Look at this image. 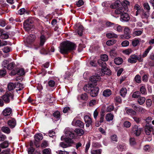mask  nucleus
Wrapping results in <instances>:
<instances>
[{
    "mask_svg": "<svg viewBox=\"0 0 154 154\" xmlns=\"http://www.w3.org/2000/svg\"><path fill=\"white\" fill-rule=\"evenodd\" d=\"M65 133L66 136L67 137L65 139L66 143L61 142L60 143V146L63 148H65L69 146L73 143L72 139L75 138V136L73 133L71 131L69 128H66L65 130Z\"/></svg>",
    "mask_w": 154,
    "mask_h": 154,
    "instance_id": "obj_1",
    "label": "nucleus"
},
{
    "mask_svg": "<svg viewBox=\"0 0 154 154\" xmlns=\"http://www.w3.org/2000/svg\"><path fill=\"white\" fill-rule=\"evenodd\" d=\"M75 47V45L71 42H64L61 44L59 47L60 51L62 54H67Z\"/></svg>",
    "mask_w": 154,
    "mask_h": 154,
    "instance_id": "obj_2",
    "label": "nucleus"
},
{
    "mask_svg": "<svg viewBox=\"0 0 154 154\" xmlns=\"http://www.w3.org/2000/svg\"><path fill=\"white\" fill-rule=\"evenodd\" d=\"M143 60V59L140 55H138L135 54L131 55L128 59V62L131 63H136L137 60L142 62Z\"/></svg>",
    "mask_w": 154,
    "mask_h": 154,
    "instance_id": "obj_3",
    "label": "nucleus"
},
{
    "mask_svg": "<svg viewBox=\"0 0 154 154\" xmlns=\"http://www.w3.org/2000/svg\"><path fill=\"white\" fill-rule=\"evenodd\" d=\"M14 97L13 93L7 92L5 95L2 96V98L6 103H8L10 102L11 99H13Z\"/></svg>",
    "mask_w": 154,
    "mask_h": 154,
    "instance_id": "obj_4",
    "label": "nucleus"
},
{
    "mask_svg": "<svg viewBox=\"0 0 154 154\" xmlns=\"http://www.w3.org/2000/svg\"><path fill=\"white\" fill-rule=\"evenodd\" d=\"M100 66H101V74L102 75L104 74L109 75L111 74L110 70L106 67L105 62H103V64Z\"/></svg>",
    "mask_w": 154,
    "mask_h": 154,
    "instance_id": "obj_5",
    "label": "nucleus"
},
{
    "mask_svg": "<svg viewBox=\"0 0 154 154\" xmlns=\"http://www.w3.org/2000/svg\"><path fill=\"white\" fill-rule=\"evenodd\" d=\"M128 11L127 8H123V7H120L117 8L115 11V13L117 14H121V15L125 12Z\"/></svg>",
    "mask_w": 154,
    "mask_h": 154,
    "instance_id": "obj_6",
    "label": "nucleus"
},
{
    "mask_svg": "<svg viewBox=\"0 0 154 154\" xmlns=\"http://www.w3.org/2000/svg\"><path fill=\"white\" fill-rule=\"evenodd\" d=\"M141 131L140 128H138V126L135 125L132 128V132L136 136H138L140 134Z\"/></svg>",
    "mask_w": 154,
    "mask_h": 154,
    "instance_id": "obj_7",
    "label": "nucleus"
},
{
    "mask_svg": "<svg viewBox=\"0 0 154 154\" xmlns=\"http://www.w3.org/2000/svg\"><path fill=\"white\" fill-rule=\"evenodd\" d=\"M72 124L73 126H77L80 128H82L84 126V124L82 121L79 120H76L75 118L73 120Z\"/></svg>",
    "mask_w": 154,
    "mask_h": 154,
    "instance_id": "obj_8",
    "label": "nucleus"
},
{
    "mask_svg": "<svg viewBox=\"0 0 154 154\" xmlns=\"http://www.w3.org/2000/svg\"><path fill=\"white\" fill-rule=\"evenodd\" d=\"M101 78L99 76H93L91 77L90 80V81L92 82L91 84H92L93 86H96L97 84L96 83L97 81H100Z\"/></svg>",
    "mask_w": 154,
    "mask_h": 154,
    "instance_id": "obj_9",
    "label": "nucleus"
},
{
    "mask_svg": "<svg viewBox=\"0 0 154 154\" xmlns=\"http://www.w3.org/2000/svg\"><path fill=\"white\" fill-rule=\"evenodd\" d=\"M100 58V59L98 60V63L100 66L102 65L103 64V62H105L104 61H107L108 60V56L106 54L101 55Z\"/></svg>",
    "mask_w": 154,
    "mask_h": 154,
    "instance_id": "obj_10",
    "label": "nucleus"
},
{
    "mask_svg": "<svg viewBox=\"0 0 154 154\" xmlns=\"http://www.w3.org/2000/svg\"><path fill=\"white\" fill-rule=\"evenodd\" d=\"M125 12L121 15L120 20L122 22L128 21L130 19L129 14Z\"/></svg>",
    "mask_w": 154,
    "mask_h": 154,
    "instance_id": "obj_11",
    "label": "nucleus"
},
{
    "mask_svg": "<svg viewBox=\"0 0 154 154\" xmlns=\"http://www.w3.org/2000/svg\"><path fill=\"white\" fill-rule=\"evenodd\" d=\"M99 88L98 87H94L93 86L90 92L91 95L92 97L96 96L98 94Z\"/></svg>",
    "mask_w": 154,
    "mask_h": 154,
    "instance_id": "obj_12",
    "label": "nucleus"
},
{
    "mask_svg": "<svg viewBox=\"0 0 154 154\" xmlns=\"http://www.w3.org/2000/svg\"><path fill=\"white\" fill-rule=\"evenodd\" d=\"M84 119L85 123H86V127H89L90 125L92 123L91 117L89 116L86 115L84 116Z\"/></svg>",
    "mask_w": 154,
    "mask_h": 154,
    "instance_id": "obj_13",
    "label": "nucleus"
},
{
    "mask_svg": "<svg viewBox=\"0 0 154 154\" xmlns=\"http://www.w3.org/2000/svg\"><path fill=\"white\" fill-rule=\"evenodd\" d=\"M12 112V109L9 107H7L2 111V114L4 116H10Z\"/></svg>",
    "mask_w": 154,
    "mask_h": 154,
    "instance_id": "obj_14",
    "label": "nucleus"
},
{
    "mask_svg": "<svg viewBox=\"0 0 154 154\" xmlns=\"http://www.w3.org/2000/svg\"><path fill=\"white\" fill-rule=\"evenodd\" d=\"M35 39V36L34 35H30L26 39V42L28 44H30L32 43Z\"/></svg>",
    "mask_w": 154,
    "mask_h": 154,
    "instance_id": "obj_15",
    "label": "nucleus"
},
{
    "mask_svg": "<svg viewBox=\"0 0 154 154\" xmlns=\"http://www.w3.org/2000/svg\"><path fill=\"white\" fill-rule=\"evenodd\" d=\"M8 124L11 128H13L16 125V120L14 119H11L8 121Z\"/></svg>",
    "mask_w": 154,
    "mask_h": 154,
    "instance_id": "obj_16",
    "label": "nucleus"
},
{
    "mask_svg": "<svg viewBox=\"0 0 154 154\" xmlns=\"http://www.w3.org/2000/svg\"><path fill=\"white\" fill-rule=\"evenodd\" d=\"M94 86L91 83L87 85H85L84 87V89L85 91L87 92L90 93L91 90Z\"/></svg>",
    "mask_w": 154,
    "mask_h": 154,
    "instance_id": "obj_17",
    "label": "nucleus"
},
{
    "mask_svg": "<svg viewBox=\"0 0 154 154\" xmlns=\"http://www.w3.org/2000/svg\"><path fill=\"white\" fill-rule=\"evenodd\" d=\"M153 131V128L151 126L146 125L145 129V131L146 134L147 135H149Z\"/></svg>",
    "mask_w": 154,
    "mask_h": 154,
    "instance_id": "obj_18",
    "label": "nucleus"
},
{
    "mask_svg": "<svg viewBox=\"0 0 154 154\" xmlns=\"http://www.w3.org/2000/svg\"><path fill=\"white\" fill-rule=\"evenodd\" d=\"M140 12L141 13V17L143 19H147L149 16V12H145L142 10Z\"/></svg>",
    "mask_w": 154,
    "mask_h": 154,
    "instance_id": "obj_19",
    "label": "nucleus"
},
{
    "mask_svg": "<svg viewBox=\"0 0 154 154\" xmlns=\"http://www.w3.org/2000/svg\"><path fill=\"white\" fill-rule=\"evenodd\" d=\"M1 131L3 132L8 134L11 132V130L7 126H3L1 129Z\"/></svg>",
    "mask_w": 154,
    "mask_h": 154,
    "instance_id": "obj_20",
    "label": "nucleus"
},
{
    "mask_svg": "<svg viewBox=\"0 0 154 154\" xmlns=\"http://www.w3.org/2000/svg\"><path fill=\"white\" fill-rule=\"evenodd\" d=\"M112 94L111 91L109 89H106L103 92V95L104 97H109Z\"/></svg>",
    "mask_w": 154,
    "mask_h": 154,
    "instance_id": "obj_21",
    "label": "nucleus"
},
{
    "mask_svg": "<svg viewBox=\"0 0 154 154\" xmlns=\"http://www.w3.org/2000/svg\"><path fill=\"white\" fill-rule=\"evenodd\" d=\"M16 87V85L12 82L9 83L8 85V89L9 91H12Z\"/></svg>",
    "mask_w": 154,
    "mask_h": 154,
    "instance_id": "obj_22",
    "label": "nucleus"
},
{
    "mask_svg": "<svg viewBox=\"0 0 154 154\" xmlns=\"http://www.w3.org/2000/svg\"><path fill=\"white\" fill-rule=\"evenodd\" d=\"M24 28L27 31H29L32 28L31 25L28 22L26 21L23 24Z\"/></svg>",
    "mask_w": 154,
    "mask_h": 154,
    "instance_id": "obj_23",
    "label": "nucleus"
},
{
    "mask_svg": "<svg viewBox=\"0 0 154 154\" xmlns=\"http://www.w3.org/2000/svg\"><path fill=\"white\" fill-rule=\"evenodd\" d=\"M35 140L36 141L41 140L43 138V136L41 134H35L34 136Z\"/></svg>",
    "mask_w": 154,
    "mask_h": 154,
    "instance_id": "obj_24",
    "label": "nucleus"
},
{
    "mask_svg": "<svg viewBox=\"0 0 154 154\" xmlns=\"http://www.w3.org/2000/svg\"><path fill=\"white\" fill-rule=\"evenodd\" d=\"M113 115L111 113L107 114L105 117L106 120L108 122L112 120L113 119Z\"/></svg>",
    "mask_w": 154,
    "mask_h": 154,
    "instance_id": "obj_25",
    "label": "nucleus"
},
{
    "mask_svg": "<svg viewBox=\"0 0 154 154\" xmlns=\"http://www.w3.org/2000/svg\"><path fill=\"white\" fill-rule=\"evenodd\" d=\"M152 46H149L148 48L146 49L145 51L143 53V54L142 55V57H146L147 56L149 51L152 49Z\"/></svg>",
    "mask_w": 154,
    "mask_h": 154,
    "instance_id": "obj_26",
    "label": "nucleus"
},
{
    "mask_svg": "<svg viewBox=\"0 0 154 154\" xmlns=\"http://www.w3.org/2000/svg\"><path fill=\"white\" fill-rule=\"evenodd\" d=\"M120 92L121 95L125 97L127 93V89L125 88H122L121 89Z\"/></svg>",
    "mask_w": 154,
    "mask_h": 154,
    "instance_id": "obj_27",
    "label": "nucleus"
},
{
    "mask_svg": "<svg viewBox=\"0 0 154 154\" xmlns=\"http://www.w3.org/2000/svg\"><path fill=\"white\" fill-rule=\"evenodd\" d=\"M8 141H5L0 144V148L2 149H4L7 148L9 146Z\"/></svg>",
    "mask_w": 154,
    "mask_h": 154,
    "instance_id": "obj_28",
    "label": "nucleus"
},
{
    "mask_svg": "<svg viewBox=\"0 0 154 154\" xmlns=\"http://www.w3.org/2000/svg\"><path fill=\"white\" fill-rule=\"evenodd\" d=\"M88 98V96L85 93L82 94L78 97V99H81L84 100H87Z\"/></svg>",
    "mask_w": 154,
    "mask_h": 154,
    "instance_id": "obj_29",
    "label": "nucleus"
},
{
    "mask_svg": "<svg viewBox=\"0 0 154 154\" xmlns=\"http://www.w3.org/2000/svg\"><path fill=\"white\" fill-rule=\"evenodd\" d=\"M118 149L120 151H123L126 149V146L124 143H119L118 146Z\"/></svg>",
    "mask_w": 154,
    "mask_h": 154,
    "instance_id": "obj_30",
    "label": "nucleus"
},
{
    "mask_svg": "<svg viewBox=\"0 0 154 154\" xmlns=\"http://www.w3.org/2000/svg\"><path fill=\"white\" fill-rule=\"evenodd\" d=\"M106 36L109 38H117L118 37L117 35L113 32H110L107 33Z\"/></svg>",
    "mask_w": 154,
    "mask_h": 154,
    "instance_id": "obj_31",
    "label": "nucleus"
},
{
    "mask_svg": "<svg viewBox=\"0 0 154 154\" xmlns=\"http://www.w3.org/2000/svg\"><path fill=\"white\" fill-rule=\"evenodd\" d=\"M127 113L129 115L131 116H134L136 114V112L133 109H129L126 111Z\"/></svg>",
    "mask_w": 154,
    "mask_h": 154,
    "instance_id": "obj_32",
    "label": "nucleus"
},
{
    "mask_svg": "<svg viewBox=\"0 0 154 154\" xmlns=\"http://www.w3.org/2000/svg\"><path fill=\"white\" fill-rule=\"evenodd\" d=\"M140 8V7L138 4H136L134 6V8L137 10L136 14V16H137L139 14V13L142 10H141Z\"/></svg>",
    "mask_w": 154,
    "mask_h": 154,
    "instance_id": "obj_33",
    "label": "nucleus"
},
{
    "mask_svg": "<svg viewBox=\"0 0 154 154\" xmlns=\"http://www.w3.org/2000/svg\"><path fill=\"white\" fill-rule=\"evenodd\" d=\"M122 5V7H123V8H127L128 9V6L129 5V2L127 0H125L122 2L121 3Z\"/></svg>",
    "mask_w": 154,
    "mask_h": 154,
    "instance_id": "obj_34",
    "label": "nucleus"
},
{
    "mask_svg": "<svg viewBox=\"0 0 154 154\" xmlns=\"http://www.w3.org/2000/svg\"><path fill=\"white\" fill-rule=\"evenodd\" d=\"M114 61L116 64L119 65L122 63L123 60L122 58L118 57L115 59Z\"/></svg>",
    "mask_w": 154,
    "mask_h": 154,
    "instance_id": "obj_35",
    "label": "nucleus"
},
{
    "mask_svg": "<svg viewBox=\"0 0 154 154\" xmlns=\"http://www.w3.org/2000/svg\"><path fill=\"white\" fill-rule=\"evenodd\" d=\"M146 98L144 97H140L138 99V103L140 105L143 104L145 102Z\"/></svg>",
    "mask_w": 154,
    "mask_h": 154,
    "instance_id": "obj_36",
    "label": "nucleus"
},
{
    "mask_svg": "<svg viewBox=\"0 0 154 154\" xmlns=\"http://www.w3.org/2000/svg\"><path fill=\"white\" fill-rule=\"evenodd\" d=\"M46 38L44 35H42L40 38V45L42 46L45 42Z\"/></svg>",
    "mask_w": 154,
    "mask_h": 154,
    "instance_id": "obj_37",
    "label": "nucleus"
},
{
    "mask_svg": "<svg viewBox=\"0 0 154 154\" xmlns=\"http://www.w3.org/2000/svg\"><path fill=\"white\" fill-rule=\"evenodd\" d=\"M83 30V27L82 26H80L78 28L77 32L78 34L80 36H82V32Z\"/></svg>",
    "mask_w": 154,
    "mask_h": 154,
    "instance_id": "obj_38",
    "label": "nucleus"
},
{
    "mask_svg": "<svg viewBox=\"0 0 154 154\" xmlns=\"http://www.w3.org/2000/svg\"><path fill=\"white\" fill-rule=\"evenodd\" d=\"M75 132L79 136L82 135L84 134V131L81 129H76L75 130Z\"/></svg>",
    "mask_w": 154,
    "mask_h": 154,
    "instance_id": "obj_39",
    "label": "nucleus"
},
{
    "mask_svg": "<svg viewBox=\"0 0 154 154\" xmlns=\"http://www.w3.org/2000/svg\"><path fill=\"white\" fill-rule=\"evenodd\" d=\"M133 51L132 49L131 48H128L126 50L122 51V53L126 55H129L131 54Z\"/></svg>",
    "mask_w": 154,
    "mask_h": 154,
    "instance_id": "obj_40",
    "label": "nucleus"
},
{
    "mask_svg": "<svg viewBox=\"0 0 154 154\" xmlns=\"http://www.w3.org/2000/svg\"><path fill=\"white\" fill-rule=\"evenodd\" d=\"M116 42V40L114 39L110 40L106 42V44L108 46L112 45L115 44Z\"/></svg>",
    "mask_w": 154,
    "mask_h": 154,
    "instance_id": "obj_41",
    "label": "nucleus"
},
{
    "mask_svg": "<svg viewBox=\"0 0 154 154\" xmlns=\"http://www.w3.org/2000/svg\"><path fill=\"white\" fill-rule=\"evenodd\" d=\"M114 108V107L113 104L110 105L106 108V111L107 112H110L113 110Z\"/></svg>",
    "mask_w": 154,
    "mask_h": 154,
    "instance_id": "obj_42",
    "label": "nucleus"
},
{
    "mask_svg": "<svg viewBox=\"0 0 154 154\" xmlns=\"http://www.w3.org/2000/svg\"><path fill=\"white\" fill-rule=\"evenodd\" d=\"M102 152L101 149L97 150H92L91 151V154H100Z\"/></svg>",
    "mask_w": 154,
    "mask_h": 154,
    "instance_id": "obj_43",
    "label": "nucleus"
},
{
    "mask_svg": "<svg viewBox=\"0 0 154 154\" xmlns=\"http://www.w3.org/2000/svg\"><path fill=\"white\" fill-rule=\"evenodd\" d=\"M140 91L142 94H145L146 93L145 86H142L140 88Z\"/></svg>",
    "mask_w": 154,
    "mask_h": 154,
    "instance_id": "obj_44",
    "label": "nucleus"
},
{
    "mask_svg": "<svg viewBox=\"0 0 154 154\" xmlns=\"http://www.w3.org/2000/svg\"><path fill=\"white\" fill-rule=\"evenodd\" d=\"M142 33V31L141 30H135L133 32V35L134 36H139Z\"/></svg>",
    "mask_w": 154,
    "mask_h": 154,
    "instance_id": "obj_45",
    "label": "nucleus"
},
{
    "mask_svg": "<svg viewBox=\"0 0 154 154\" xmlns=\"http://www.w3.org/2000/svg\"><path fill=\"white\" fill-rule=\"evenodd\" d=\"M18 87L19 88L16 90L17 91H21L24 88L23 84L18 83H17L16 84V88H17Z\"/></svg>",
    "mask_w": 154,
    "mask_h": 154,
    "instance_id": "obj_46",
    "label": "nucleus"
},
{
    "mask_svg": "<svg viewBox=\"0 0 154 154\" xmlns=\"http://www.w3.org/2000/svg\"><path fill=\"white\" fill-rule=\"evenodd\" d=\"M3 51L5 53H8L11 51V48L8 46H6L2 49Z\"/></svg>",
    "mask_w": 154,
    "mask_h": 154,
    "instance_id": "obj_47",
    "label": "nucleus"
},
{
    "mask_svg": "<svg viewBox=\"0 0 154 154\" xmlns=\"http://www.w3.org/2000/svg\"><path fill=\"white\" fill-rule=\"evenodd\" d=\"M53 116L57 120H58L59 119L60 116V112L58 111H56L54 113Z\"/></svg>",
    "mask_w": 154,
    "mask_h": 154,
    "instance_id": "obj_48",
    "label": "nucleus"
},
{
    "mask_svg": "<svg viewBox=\"0 0 154 154\" xmlns=\"http://www.w3.org/2000/svg\"><path fill=\"white\" fill-rule=\"evenodd\" d=\"M114 29L119 32H120L122 31V27L119 25H116L114 27Z\"/></svg>",
    "mask_w": 154,
    "mask_h": 154,
    "instance_id": "obj_49",
    "label": "nucleus"
},
{
    "mask_svg": "<svg viewBox=\"0 0 154 154\" xmlns=\"http://www.w3.org/2000/svg\"><path fill=\"white\" fill-rule=\"evenodd\" d=\"M140 41L138 39H134L132 42V45L134 47H136L139 43Z\"/></svg>",
    "mask_w": 154,
    "mask_h": 154,
    "instance_id": "obj_50",
    "label": "nucleus"
},
{
    "mask_svg": "<svg viewBox=\"0 0 154 154\" xmlns=\"http://www.w3.org/2000/svg\"><path fill=\"white\" fill-rule=\"evenodd\" d=\"M143 7L145 9L147 10V11L149 12L150 8L149 4L147 3H145L143 4Z\"/></svg>",
    "mask_w": 154,
    "mask_h": 154,
    "instance_id": "obj_51",
    "label": "nucleus"
},
{
    "mask_svg": "<svg viewBox=\"0 0 154 154\" xmlns=\"http://www.w3.org/2000/svg\"><path fill=\"white\" fill-rule=\"evenodd\" d=\"M134 80L135 82L138 83H140L141 82V77L139 75H137L135 78Z\"/></svg>",
    "mask_w": 154,
    "mask_h": 154,
    "instance_id": "obj_52",
    "label": "nucleus"
},
{
    "mask_svg": "<svg viewBox=\"0 0 154 154\" xmlns=\"http://www.w3.org/2000/svg\"><path fill=\"white\" fill-rule=\"evenodd\" d=\"M25 73V72L23 69H20L17 71V74L18 75H24Z\"/></svg>",
    "mask_w": 154,
    "mask_h": 154,
    "instance_id": "obj_53",
    "label": "nucleus"
},
{
    "mask_svg": "<svg viewBox=\"0 0 154 154\" xmlns=\"http://www.w3.org/2000/svg\"><path fill=\"white\" fill-rule=\"evenodd\" d=\"M9 64L8 61L6 60H5L2 62V66L4 67L7 68Z\"/></svg>",
    "mask_w": 154,
    "mask_h": 154,
    "instance_id": "obj_54",
    "label": "nucleus"
},
{
    "mask_svg": "<svg viewBox=\"0 0 154 154\" xmlns=\"http://www.w3.org/2000/svg\"><path fill=\"white\" fill-rule=\"evenodd\" d=\"M146 106L148 107H150L152 104V101L150 99H147L146 101Z\"/></svg>",
    "mask_w": 154,
    "mask_h": 154,
    "instance_id": "obj_55",
    "label": "nucleus"
},
{
    "mask_svg": "<svg viewBox=\"0 0 154 154\" xmlns=\"http://www.w3.org/2000/svg\"><path fill=\"white\" fill-rule=\"evenodd\" d=\"M140 93L138 91L134 92L132 95V97L134 98H137L140 96Z\"/></svg>",
    "mask_w": 154,
    "mask_h": 154,
    "instance_id": "obj_56",
    "label": "nucleus"
},
{
    "mask_svg": "<svg viewBox=\"0 0 154 154\" xmlns=\"http://www.w3.org/2000/svg\"><path fill=\"white\" fill-rule=\"evenodd\" d=\"M97 101L95 100H92L90 101L89 103V105L90 106H93L97 104Z\"/></svg>",
    "mask_w": 154,
    "mask_h": 154,
    "instance_id": "obj_57",
    "label": "nucleus"
},
{
    "mask_svg": "<svg viewBox=\"0 0 154 154\" xmlns=\"http://www.w3.org/2000/svg\"><path fill=\"white\" fill-rule=\"evenodd\" d=\"M124 35H121L120 36V38H121L123 39H128L130 38L131 36L129 34L126 35L125 34Z\"/></svg>",
    "mask_w": 154,
    "mask_h": 154,
    "instance_id": "obj_58",
    "label": "nucleus"
},
{
    "mask_svg": "<svg viewBox=\"0 0 154 154\" xmlns=\"http://www.w3.org/2000/svg\"><path fill=\"white\" fill-rule=\"evenodd\" d=\"M129 45V42L128 41L125 40L122 42L121 43V45L122 46L126 47L128 46Z\"/></svg>",
    "mask_w": 154,
    "mask_h": 154,
    "instance_id": "obj_59",
    "label": "nucleus"
},
{
    "mask_svg": "<svg viewBox=\"0 0 154 154\" xmlns=\"http://www.w3.org/2000/svg\"><path fill=\"white\" fill-rule=\"evenodd\" d=\"M14 63L12 62L9 63L7 68L8 69H11L14 67Z\"/></svg>",
    "mask_w": 154,
    "mask_h": 154,
    "instance_id": "obj_60",
    "label": "nucleus"
},
{
    "mask_svg": "<svg viewBox=\"0 0 154 154\" xmlns=\"http://www.w3.org/2000/svg\"><path fill=\"white\" fill-rule=\"evenodd\" d=\"M131 32V31L130 29L128 27H125L124 30L125 34L126 35L129 34Z\"/></svg>",
    "mask_w": 154,
    "mask_h": 154,
    "instance_id": "obj_61",
    "label": "nucleus"
},
{
    "mask_svg": "<svg viewBox=\"0 0 154 154\" xmlns=\"http://www.w3.org/2000/svg\"><path fill=\"white\" fill-rule=\"evenodd\" d=\"M111 139L112 141L114 142L117 141V137L116 135H113L111 136Z\"/></svg>",
    "mask_w": 154,
    "mask_h": 154,
    "instance_id": "obj_62",
    "label": "nucleus"
},
{
    "mask_svg": "<svg viewBox=\"0 0 154 154\" xmlns=\"http://www.w3.org/2000/svg\"><path fill=\"white\" fill-rule=\"evenodd\" d=\"M116 54L114 50H112L110 52V55L111 57L116 56Z\"/></svg>",
    "mask_w": 154,
    "mask_h": 154,
    "instance_id": "obj_63",
    "label": "nucleus"
},
{
    "mask_svg": "<svg viewBox=\"0 0 154 154\" xmlns=\"http://www.w3.org/2000/svg\"><path fill=\"white\" fill-rule=\"evenodd\" d=\"M51 150L50 149H46L43 151V154H50Z\"/></svg>",
    "mask_w": 154,
    "mask_h": 154,
    "instance_id": "obj_64",
    "label": "nucleus"
}]
</instances>
